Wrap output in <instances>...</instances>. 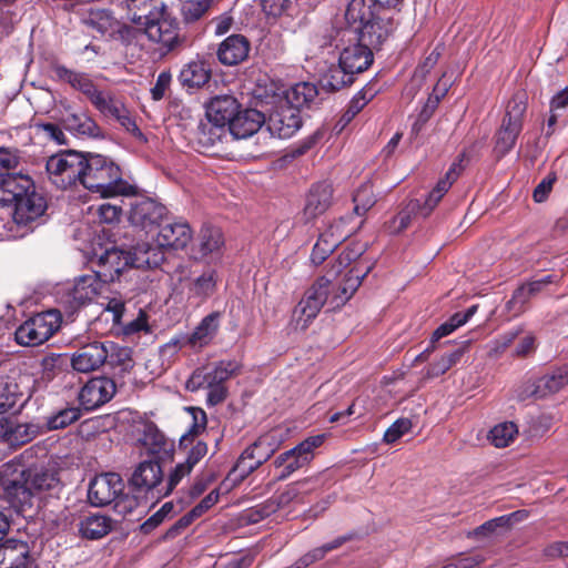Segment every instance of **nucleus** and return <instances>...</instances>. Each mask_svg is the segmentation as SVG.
Instances as JSON below:
<instances>
[{"instance_id":"nucleus-1","label":"nucleus","mask_w":568,"mask_h":568,"mask_svg":"<svg viewBox=\"0 0 568 568\" xmlns=\"http://www.w3.org/2000/svg\"><path fill=\"white\" fill-rule=\"evenodd\" d=\"M82 186L101 197L135 193V186L122 178L120 166L111 159L95 153L84 155Z\"/></svg>"},{"instance_id":"nucleus-2","label":"nucleus","mask_w":568,"mask_h":568,"mask_svg":"<svg viewBox=\"0 0 568 568\" xmlns=\"http://www.w3.org/2000/svg\"><path fill=\"white\" fill-rule=\"evenodd\" d=\"M361 255L362 253H358V251H342L331 262L326 276L332 277V280L341 275L344 268H347L343 281L336 287L332 284L331 305L334 308L344 305L353 296L361 286L363 278L372 270V265L363 263Z\"/></svg>"},{"instance_id":"nucleus-3","label":"nucleus","mask_w":568,"mask_h":568,"mask_svg":"<svg viewBox=\"0 0 568 568\" xmlns=\"http://www.w3.org/2000/svg\"><path fill=\"white\" fill-rule=\"evenodd\" d=\"M346 18L354 24L358 22V26L345 30L344 33H357V40L372 51L379 49L393 31L389 19L372 17L371 8L366 6L365 0H352L346 10Z\"/></svg>"},{"instance_id":"nucleus-4","label":"nucleus","mask_w":568,"mask_h":568,"mask_svg":"<svg viewBox=\"0 0 568 568\" xmlns=\"http://www.w3.org/2000/svg\"><path fill=\"white\" fill-rule=\"evenodd\" d=\"M124 481L116 473L95 476L88 489V499L92 506L103 507L115 501L120 513H132L139 507V496L124 494Z\"/></svg>"},{"instance_id":"nucleus-5","label":"nucleus","mask_w":568,"mask_h":568,"mask_svg":"<svg viewBox=\"0 0 568 568\" xmlns=\"http://www.w3.org/2000/svg\"><path fill=\"white\" fill-rule=\"evenodd\" d=\"M84 155L73 150L51 155L45 163L49 180L62 190L82 185Z\"/></svg>"},{"instance_id":"nucleus-6","label":"nucleus","mask_w":568,"mask_h":568,"mask_svg":"<svg viewBox=\"0 0 568 568\" xmlns=\"http://www.w3.org/2000/svg\"><path fill=\"white\" fill-rule=\"evenodd\" d=\"M165 251H103L101 255L98 256V266L99 270H95V274L103 278V281H115L121 275L120 267H110L108 268V263L110 258L119 260V253L126 254V261H130L131 265L135 268H156L165 260L164 257Z\"/></svg>"},{"instance_id":"nucleus-7","label":"nucleus","mask_w":568,"mask_h":568,"mask_svg":"<svg viewBox=\"0 0 568 568\" xmlns=\"http://www.w3.org/2000/svg\"><path fill=\"white\" fill-rule=\"evenodd\" d=\"M527 105L523 95H515L507 105L501 126L495 135V152L501 158L515 146L523 130V121Z\"/></svg>"},{"instance_id":"nucleus-8","label":"nucleus","mask_w":568,"mask_h":568,"mask_svg":"<svg viewBox=\"0 0 568 568\" xmlns=\"http://www.w3.org/2000/svg\"><path fill=\"white\" fill-rule=\"evenodd\" d=\"M325 435L310 436L295 447L280 454L274 460L277 470L276 480H285L296 470L308 465L314 458V450L324 444Z\"/></svg>"},{"instance_id":"nucleus-9","label":"nucleus","mask_w":568,"mask_h":568,"mask_svg":"<svg viewBox=\"0 0 568 568\" xmlns=\"http://www.w3.org/2000/svg\"><path fill=\"white\" fill-rule=\"evenodd\" d=\"M162 481L163 470L159 462H141L129 479L130 495L139 496V505L141 499L148 498V495H151V498L159 499V489H162Z\"/></svg>"},{"instance_id":"nucleus-10","label":"nucleus","mask_w":568,"mask_h":568,"mask_svg":"<svg viewBox=\"0 0 568 568\" xmlns=\"http://www.w3.org/2000/svg\"><path fill=\"white\" fill-rule=\"evenodd\" d=\"M30 488L23 470L18 478L0 475V501L6 503L18 514L24 515L34 506L36 500Z\"/></svg>"},{"instance_id":"nucleus-11","label":"nucleus","mask_w":568,"mask_h":568,"mask_svg":"<svg viewBox=\"0 0 568 568\" xmlns=\"http://www.w3.org/2000/svg\"><path fill=\"white\" fill-rule=\"evenodd\" d=\"M242 364L236 359H222L213 364L211 368H196L186 382V388L194 392L205 385H225V382L240 375Z\"/></svg>"},{"instance_id":"nucleus-12","label":"nucleus","mask_w":568,"mask_h":568,"mask_svg":"<svg viewBox=\"0 0 568 568\" xmlns=\"http://www.w3.org/2000/svg\"><path fill=\"white\" fill-rule=\"evenodd\" d=\"M145 34L166 50H173L179 44L178 22L173 19L164 6L160 10L151 12L146 17Z\"/></svg>"},{"instance_id":"nucleus-13","label":"nucleus","mask_w":568,"mask_h":568,"mask_svg":"<svg viewBox=\"0 0 568 568\" xmlns=\"http://www.w3.org/2000/svg\"><path fill=\"white\" fill-rule=\"evenodd\" d=\"M568 384V365L557 367L549 373L528 379L519 389L518 397L521 400L527 398H545L558 393Z\"/></svg>"},{"instance_id":"nucleus-14","label":"nucleus","mask_w":568,"mask_h":568,"mask_svg":"<svg viewBox=\"0 0 568 568\" xmlns=\"http://www.w3.org/2000/svg\"><path fill=\"white\" fill-rule=\"evenodd\" d=\"M27 483L31 486L34 500L47 497L59 498L63 489L59 470L54 467L33 466L23 470Z\"/></svg>"},{"instance_id":"nucleus-15","label":"nucleus","mask_w":568,"mask_h":568,"mask_svg":"<svg viewBox=\"0 0 568 568\" xmlns=\"http://www.w3.org/2000/svg\"><path fill=\"white\" fill-rule=\"evenodd\" d=\"M129 222L146 234L154 231L166 213L164 205L150 197H138L131 202Z\"/></svg>"},{"instance_id":"nucleus-16","label":"nucleus","mask_w":568,"mask_h":568,"mask_svg":"<svg viewBox=\"0 0 568 568\" xmlns=\"http://www.w3.org/2000/svg\"><path fill=\"white\" fill-rule=\"evenodd\" d=\"M332 278L322 276L305 292L304 297L298 303L301 320L303 318V327L317 316L324 304L332 300Z\"/></svg>"},{"instance_id":"nucleus-17","label":"nucleus","mask_w":568,"mask_h":568,"mask_svg":"<svg viewBox=\"0 0 568 568\" xmlns=\"http://www.w3.org/2000/svg\"><path fill=\"white\" fill-rule=\"evenodd\" d=\"M116 392L114 379L100 376L89 379L80 389L78 399L84 410H93L112 399Z\"/></svg>"},{"instance_id":"nucleus-18","label":"nucleus","mask_w":568,"mask_h":568,"mask_svg":"<svg viewBox=\"0 0 568 568\" xmlns=\"http://www.w3.org/2000/svg\"><path fill=\"white\" fill-rule=\"evenodd\" d=\"M108 361L106 341H93L80 346L71 357V366L80 373L99 369Z\"/></svg>"},{"instance_id":"nucleus-19","label":"nucleus","mask_w":568,"mask_h":568,"mask_svg":"<svg viewBox=\"0 0 568 568\" xmlns=\"http://www.w3.org/2000/svg\"><path fill=\"white\" fill-rule=\"evenodd\" d=\"M333 202V186L329 182L323 181L312 185L302 212L303 220L308 223L324 214Z\"/></svg>"},{"instance_id":"nucleus-20","label":"nucleus","mask_w":568,"mask_h":568,"mask_svg":"<svg viewBox=\"0 0 568 568\" xmlns=\"http://www.w3.org/2000/svg\"><path fill=\"white\" fill-rule=\"evenodd\" d=\"M36 187L32 179L24 174L0 173V204L13 205Z\"/></svg>"},{"instance_id":"nucleus-21","label":"nucleus","mask_w":568,"mask_h":568,"mask_svg":"<svg viewBox=\"0 0 568 568\" xmlns=\"http://www.w3.org/2000/svg\"><path fill=\"white\" fill-rule=\"evenodd\" d=\"M193 240V232L186 222L168 223L159 230L156 248H186Z\"/></svg>"},{"instance_id":"nucleus-22","label":"nucleus","mask_w":568,"mask_h":568,"mask_svg":"<svg viewBox=\"0 0 568 568\" xmlns=\"http://www.w3.org/2000/svg\"><path fill=\"white\" fill-rule=\"evenodd\" d=\"M302 125L300 111L295 108L281 106L267 121V129L280 139L291 138Z\"/></svg>"},{"instance_id":"nucleus-23","label":"nucleus","mask_w":568,"mask_h":568,"mask_svg":"<svg viewBox=\"0 0 568 568\" xmlns=\"http://www.w3.org/2000/svg\"><path fill=\"white\" fill-rule=\"evenodd\" d=\"M338 61L355 77L366 71L372 65L374 55L369 48L358 41L355 44L344 48L339 54Z\"/></svg>"},{"instance_id":"nucleus-24","label":"nucleus","mask_w":568,"mask_h":568,"mask_svg":"<svg viewBox=\"0 0 568 568\" xmlns=\"http://www.w3.org/2000/svg\"><path fill=\"white\" fill-rule=\"evenodd\" d=\"M108 361L105 364L110 367L113 375L125 383V377L131 374L135 362L133 359V351L128 346H121L118 343L106 341Z\"/></svg>"},{"instance_id":"nucleus-25","label":"nucleus","mask_w":568,"mask_h":568,"mask_svg":"<svg viewBox=\"0 0 568 568\" xmlns=\"http://www.w3.org/2000/svg\"><path fill=\"white\" fill-rule=\"evenodd\" d=\"M211 77V63L204 59H195L183 65L178 79L183 88L193 90L203 88Z\"/></svg>"},{"instance_id":"nucleus-26","label":"nucleus","mask_w":568,"mask_h":568,"mask_svg":"<svg viewBox=\"0 0 568 568\" xmlns=\"http://www.w3.org/2000/svg\"><path fill=\"white\" fill-rule=\"evenodd\" d=\"M13 219L18 224H28L40 217L45 209L47 202L44 197L36 191L28 192L14 204Z\"/></svg>"},{"instance_id":"nucleus-27","label":"nucleus","mask_w":568,"mask_h":568,"mask_svg":"<svg viewBox=\"0 0 568 568\" xmlns=\"http://www.w3.org/2000/svg\"><path fill=\"white\" fill-rule=\"evenodd\" d=\"M250 41L242 34L227 37L217 49L219 61L224 65H236L247 59Z\"/></svg>"},{"instance_id":"nucleus-28","label":"nucleus","mask_w":568,"mask_h":568,"mask_svg":"<svg viewBox=\"0 0 568 568\" xmlns=\"http://www.w3.org/2000/svg\"><path fill=\"white\" fill-rule=\"evenodd\" d=\"M265 123V116L255 109H247L234 116L227 125V131L235 139H246L255 134Z\"/></svg>"},{"instance_id":"nucleus-29","label":"nucleus","mask_w":568,"mask_h":568,"mask_svg":"<svg viewBox=\"0 0 568 568\" xmlns=\"http://www.w3.org/2000/svg\"><path fill=\"white\" fill-rule=\"evenodd\" d=\"M221 317L220 312H212L199 323L194 331L184 338L181 344L179 339L172 341L174 345H189L192 347H203L210 344L212 338L215 336L219 329V321Z\"/></svg>"},{"instance_id":"nucleus-30","label":"nucleus","mask_w":568,"mask_h":568,"mask_svg":"<svg viewBox=\"0 0 568 568\" xmlns=\"http://www.w3.org/2000/svg\"><path fill=\"white\" fill-rule=\"evenodd\" d=\"M98 295V283L94 276L79 277L67 294V303L72 312L91 303Z\"/></svg>"},{"instance_id":"nucleus-31","label":"nucleus","mask_w":568,"mask_h":568,"mask_svg":"<svg viewBox=\"0 0 568 568\" xmlns=\"http://www.w3.org/2000/svg\"><path fill=\"white\" fill-rule=\"evenodd\" d=\"M29 546L24 541L7 540L1 545L0 568H28Z\"/></svg>"},{"instance_id":"nucleus-32","label":"nucleus","mask_w":568,"mask_h":568,"mask_svg":"<svg viewBox=\"0 0 568 568\" xmlns=\"http://www.w3.org/2000/svg\"><path fill=\"white\" fill-rule=\"evenodd\" d=\"M301 483H295L286 487L282 493L274 495L270 498L264 505L257 506L252 511V520L257 521L258 519H263L268 517L271 514L275 513L277 509L287 506L291 501H293L300 494L297 485Z\"/></svg>"},{"instance_id":"nucleus-33","label":"nucleus","mask_w":568,"mask_h":568,"mask_svg":"<svg viewBox=\"0 0 568 568\" xmlns=\"http://www.w3.org/2000/svg\"><path fill=\"white\" fill-rule=\"evenodd\" d=\"M317 95L318 90L315 84L310 82L296 83L285 91L286 106L300 111L303 106H311Z\"/></svg>"},{"instance_id":"nucleus-34","label":"nucleus","mask_w":568,"mask_h":568,"mask_svg":"<svg viewBox=\"0 0 568 568\" xmlns=\"http://www.w3.org/2000/svg\"><path fill=\"white\" fill-rule=\"evenodd\" d=\"M67 130L79 136L98 138L101 135V128L87 113H70L63 118Z\"/></svg>"},{"instance_id":"nucleus-35","label":"nucleus","mask_w":568,"mask_h":568,"mask_svg":"<svg viewBox=\"0 0 568 568\" xmlns=\"http://www.w3.org/2000/svg\"><path fill=\"white\" fill-rule=\"evenodd\" d=\"M237 108L239 104L233 97H216L211 101L206 116L224 125H229L237 114Z\"/></svg>"},{"instance_id":"nucleus-36","label":"nucleus","mask_w":568,"mask_h":568,"mask_svg":"<svg viewBox=\"0 0 568 568\" xmlns=\"http://www.w3.org/2000/svg\"><path fill=\"white\" fill-rule=\"evenodd\" d=\"M112 530V519L104 515H90L79 524L82 538L89 540L101 539Z\"/></svg>"},{"instance_id":"nucleus-37","label":"nucleus","mask_w":568,"mask_h":568,"mask_svg":"<svg viewBox=\"0 0 568 568\" xmlns=\"http://www.w3.org/2000/svg\"><path fill=\"white\" fill-rule=\"evenodd\" d=\"M470 342V339L462 342V344L453 352L444 354L438 361L428 365L425 372V377L435 378L444 375L447 371L460 362L462 357L467 352Z\"/></svg>"},{"instance_id":"nucleus-38","label":"nucleus","mask_w":568,"mask_h":568,"mask_svg":"<svg viewBox=\"0 0 568 568\" xmlns=\"http://www.w3.org/2000/svg\"><path fill=\"white\" fill-rule=\"evenodd\" d=\"M139 442L142 446L146 447L151 454H160L166 452V438L159 429L156 424L152 420H144L141 423Z\"/></svg>"},{"instance_id":"nucleus-39","label":"nucleus","mask_w":568,"mask_h":568,"mask_svg":"<svg viewBox=\"0 0 568 568\" xmlns=\"http://www.w3.org/2000/svg\"><path fill=\"white\" fill-rule=\"evenodd\" d=\"M28 321L42 341L47 342L60 328L61 314L57 310H49L33 315Z\"/></svg>"},{"instance_id":"nucleus-40","label":"nucleus","mask_w":568,"mask_h":568,"mask_svg":"<svg viewBox=\"0 0 568 568\" xmlns=\"http://www.w3.org/2000/svg\"><path fill=\"white\" fill-rule=\"evenodd\" d=\"M355 81V77L348 72L338 61V64L331 65L321 78L322 89L328 92H336L349 87Z\"/></svg>"},{"instance_id":"nucleus-41","label":"nucleus","mask_w":568,"mask_h":568,"mask_svg":"<svg viewBox=\"0 0 568 568\" xmlns=\"http://www.w3.org/2000/svg\"><path fill=\"white\" fill-rule=\"evenodd\" d=\"M227 132L226 125L206 116V121H201L199 124L197 142L203 148L209 149L222 142Z\"/></svg>"},{"instance_id":"nucleus-42","label":"nucleus","mask_w":568,"mask_h":568,"mask_svg":"<svg viewBox=\"0 0 568 568\" xmlns=\"http://www.w3.org/2000/svg\"><path fill=\"white\" fill-rule=\"evenodd\" d=\"M42 428L34 423H18L10 418V430L8 446L11 448L21 447L32 442L41 434Z\"/></svg>"},{"instance_id":"nucleus-43","label":"nucleus","mask_w":568,"mask_h":568,"mask_svg":"<svg viewBox=\"0 0 568 568\" xmlns=\"http://www.w3.org/2000/svg\"><path fill=\"white\" fill-rule=\"evenodd\" d=\"M216 287L217 272L215 270H209L192 282L189 291L192 296L205 301L215 293Z\"/></svg>"},{"instance_id":"nucleus-44","label":"nucleus","mask_w":568,"mask_h":568,"mask_svg":"<svg viewBox=\"0 0 568 568\" xmlns=\"http://www.w3.org/2000/svg\"><path fill=\"white\" fill-rule=\"evenodd\" d=\"M21 397L22 393L13 378L0 377V414L11 410Z\"/></svg>"},{"instance_id":"nucleus-45","label":"nucleus","mask_w":568,"mask_h":568,"mask_svg":"<svg viewBox=\"0 0 568 568\" xmlns=\"http://www.w3.org/2000/svg\"><path fill=\"white\" fill-rule=\"evenodd\" d=\"M344 224L345 222L343 219L332 224L324 233L320 235L313 248H321L322 244L331 246V248H338L349 236V233H345L342 230Z\"/></svg>"},{"instance_id":"nucleus-46","label":"nucleus","mask_w":568,"mask_h":568,"mask_svg":"<svg viewBox=\"0 0 568 568\" xmlns=\"http://www.w3.org/2000/svg\"><path fill=\"white\" fill-rule=\"evenodd\" d=\"M248 448H253L252 455L260 467L267 462L277 449L274 436L265 434L260 436Z\"/></svg>"},{"instance_id":"nucleus-47","label":"nucleus","mask_w":568,"mask_h":568,"mask_svg":"<svg viewBox=\"0 0 568 568\" xmlns=\"http://www.w3.org/2000/svg\"><path fill=\"white\" fill-rule=\"evenodd\" d=\"M354 213L358 216H363L369 211L376 203L373 185L371 183L362 184L353 196Z\"/></svg>"},{"instance_id":"nucleus-48","label":"nucleus","mask_w":568,"mask_h":568,"mask_svg":"<svg viewBox=\"0 0 568 568\" xmlns=\"http://www.w3.org/2000/svg\"><path fill=\"white\" fill-rule=\"evenodd\" d=\"M518 429L515 423L505 422L496 425L489 433L491 444L497 448L507 447L517 435Z\"/></svg>"},{"instance_id":"nucleus-49","label":"nucleus","mask_w":568,"mask_h":568,"mask_svg":"<svg viewBox=\"0 0 568 568\" xmlns=\"http://www.w3.org/2000/svg\"><path fill=\"white\" fill-rule=\"evenodd\" d=\"M190 410L192 413L193 422L187 432L180 438L181 447H187L193 444L195 437L204 432L207 424L206 414L202 408L192 407Z\"/></svg>"},{"instance_id":"nucleus-50","label":"nucleus","mask_w":568,"mask_h":568,"mask_svg":"<svg viewBox=\"0 0 568 568\" xmlns=\"http://www.w3.org/2000/svg\"><path fill=\"white\" fill-rule=\"evenodd\" d=\"M252 452L253 448L246 447L237 458L235 465L230 471V476H233L234 480H244L248 475L258 468Z\"/></svg>"},{"instance_id":"nucleus-51","label":"nucleus","mask_w":568,"mask_h":568,"mask_svg":"<svg viewBox=\"0 0 568 568\" xmlns=\"http://www.w3.org/2000/svg\"><path fill=\"white\" fill-rule=\"evenodd\" d=\"M419 209L417 201H410L407 207L400 211L385 223V229L389 234H398L406 230L412 222V214Z\"/></svg>"},{"instance_id":"nucleus-52","label":"nucleus","mask_w":568,"mask_h":568,"mask_svg":"<svg viewBox=\"0 0 568 568\" xmlns=\"http://www.w3.org/2000/svg\"><path fill=\"white\" fill-rule=\"evenodd\" d=\"M374 97V93L367 97V92L359 91L348 103L347 109L342 114L337 122L338 130L342 131L367 104V102Z\"/></svg>"},{"instance_id":"nucleus-53","label":"nucleus","mask_w":568,"mask_h":568,"mask_svg":"<svg viewBox=\"0 0 568 568\" xmlns=\"http://www.w3.org/2000/svg\"><path fill=\"white\" fill-rule=\"evenodd\" d=\"M53 77L69 83L74 90L80 91L91 78L82 72H77L65 68L64 65L55 64L52 67Z\"/></svg>"},{"instance_id":"nucleus-54","label":"nucleus","mask_w":568,"mask_h":568,"mask_svg":"<svg viewBox=\"0 0 568 568\" xmlns=\"http://www.w3.org/2000/svg\"><path fill=\"white\" fill-rule=\"evenodd\" d=\"M102 115L114 118L119 113L124 103L116 99L111 92L102 91L97 99L91 103Z\"/></svg>"},{"instance_id":"nucleus-55","label":"nucleus","mask_w":568,"mask_h":568,"mask_svg":"<svg viewBox=\"0 0 568 568\" xmlns=\"http://www.w3.org/2000/svg\"><path fill=\"white\" fill-rule=\"evenodd\" d=\"M81 417V410L78 407H68L59 410L47 419L49 430L62 429L77 422Z\"/></svg>"},{"instance_id":"nucleus-56","label":"nucleus","mask_w":568,"mask_h":568,"mask_svg":"<svg viewBox=\"0 0 568 568\" xmlns=\"http://www.w3.org/2000/svg\"><path fill=\"white\" fill-rule=\"evenodd\" d=\"M14 337L22 346H38L44 343L28 320L16 329Z\"/></svg>"},{"instance_id":"nucleus-57","label":"nucleus","mask_w":568,"mask_h":568,"mask_svg":"<svg viewBox=\"0 0 568 568\" xmlns=\"http://www.w3.org/2000/svg\"><path fill=\"white\" fill-rule=\"evenodd\" d=\"M453 184L448 180L440 179L436 186L429 192L425 201V209L422 213L428 216L432 211L437 206L443 196L448 192Z\"/></svg>"},{"instance_id":"nucleus-58","label":"nucleus","mask_w":568,"mask_h":568,"mask_svg":"<svg viewBox=\"0 0 568 568\" xmlns=\"http://www.w3.org/2000/svg\"><path fill=\"white\" fill-rule=\"evenodd\" d=\"M412 427L413 423L409 418H398L385 430L383 440L386 444H394L407 434Z\"/></svg>"},{"instance_id":"nucleus-59","label":"nucleus","mask_w":568,"mask_h":568,"mask_svg":"<svg viewBox=\"0 0 568 568\" xmlns=\"http://www.w3.org/2000/svg\"><path fill=\"white\" fill-rule=\"evenodd\" d=\"M531 297L532 296L528 287L526 284H523L514 291L511 298L506 304V307L508 311L514 312V315H518L525 311V306Z\"/></svg>"},{"instance_id":"nucleus-60","label":"nucleus","mask_w":568,"mask_h":568,"mask_svg":"<svg viewBox=\"0 0 568 568\" xmlns=\"http://www.w3.org/2000/svg\"><path fill=\"white\" fill-rule=\"evenodd\" d=\"M22 152L13 146H0V169L12 171L20 166Z\"/></svg>"},{"instance_id":"nucleus-61","label":"nucleus","mask_w":568,"mask_h":568,"mask_svg":"<svg viewBox=\"0 0 568 568\" xmlns=\"http://www.w3.org/2000/svg\"><path fill=\"white\" fill-rule=\"evenodd\" d=\"M192 468L185 464H178L169 476L165 485L162 484V489H159V497H165L173 491V489L178 486V484L182 480V478L190 474Z\"/></svg>"},{"instance_id":"nucleus-62","label":"nucleus","mask_w":568,"mask_h":568,"mask_svg":"<svg viewBox=\"0 0 568 568\" xmlns=\"http://www.w3.org/2000/svg\"><path fill=\"white\" fill-rule=\"evenodd\" d=\"M201 248H221L224 245V237L221 229L206 225L201 230Z\"/></svg>"},{"instance_id":"nucleus-63","label":"nucleus","mask_w":568,"mask_h":568,"mask_svg":"<svg viewBox=\"0 0 568 568\" xmlns=\"http://www.w3.org/2000/svg\"><path fill=\"white\" fill-rule=\"evenodd\" d=\"M64 358L62 355H49L41 361L42 378L52 381L59 373L62 372Z\"/></svg>"},{"instance_id":"nucleus-64","label":"nucleus","mask_w":568,"mask_h":568,"mask_svg":"<svg viewBox=\"0 0 568 568\" xmlns=\"http://www.w3.org/2000/svg\"><path fill=\"white\" fill-rule=\"evenodd\" d=\"M149 315L145 311L140 310L136 318L132 320L131 322L126 323L123 328L122 333L124 336H132L134 334H139L141 332L144 333H151V327L149 325Z\"/></svg>"}]
</instances>
